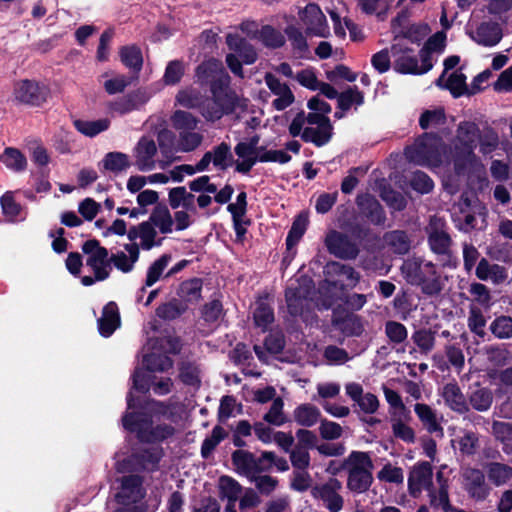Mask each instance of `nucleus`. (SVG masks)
<instances>
[{
  "label": "nucleus",
  "mask_w": 512,
  "mask_h": 512,
  "mask_svg": "<svg viewBox=\"0 0 512 512\" xmlns=\"http://www.w3.org/2000/svg\"><path fill=\"white\" fill-rule=\"evenodd\" d=\"M125 251L114 254L110 260L118 270L127 273L133 269L139 258V246L137 243L126 244Z\"/></svg>",
  "instance_id": "24"
},
{
  "label": "nucleus",
  "mask_w": 512,
  "mask_h": 512,
  "mask_svg": "<svg viewBox=\"0 0 512 512\" xmlns=\"http://www.w3.org/2000/svg\"><path fill=\"white\" fill-rule=\"evenodd\" d=\"M372 483V472L348 473L347 488L353 493L362 494L366 492Z\"/></svg>",
  "instance_id": "40"
},
{
  "label": "nucleus",
  "mask_w": 512,
  "mask_h": 512,
  "mask_svg": "<svg viewBox=\"0 0 512 512\" xmlns=\"http://www.w3.org/2000/svg\"><path fill=\"white\" fill-rule=\"evenodd\" d=\"M480 138L478 126L472 122H463L458 126L452 155L454 169L457 174L464 172L475 163L473 153Z\"/></svg>",
  "instance_id": "5"
},
{
  "label": "nucleus",
  "mask_w": 512,
  "mask_h": 512,
  "mask_svg": "<svg viewBox=\"0 0 512 512\" xmlns=\"http://www.w3.org/2000/svg\"><path fill=\"white\" fill-rule=\"evenodd\" d=\"M148 221L163 234H169L174 231L173 216L165 206L155 207Z\"/></svg>",
  "instance_id": "34"
},
{
  "label": "nucleus",
  "mask_w": 512,
  "mask_h": 512,
  "mask_svg": "<svg viewBox=\"0 0 512 512\" xmlns=\"http://www.w3.org/2000/svg\"><path fill=\"white\" fill-rule=\"evenodd\" d=\"M202 139L203 136L193 130L180 132L178 149L183 152L193 151L201 144Z\"/></svg>",
  "instance_id": "57"
},
{
  "label": "nucleus",
  "mask_w": 512,
  "mask_h": 512,
  "mask_svg": "<svg viewBox=\"0 0 512 512\" xmlns=\"http://www.w3.org/2000/svg\"><path fill=\"white\" fill-rule=\"evenodd\" d=\"M476 276L483 281H492L495 284L502 283L507 278V271L498 264H490L488 260L481 259L476 267Z\"/></svg>",
  "instance_id": "29"
},
{
  "label": "nucleus",
  "mask_w": 512,
  "mask_h": 512,
  "mask_svg": "<svg viewBox=\"0 0 512 512\" xmlns=\"http://www.w3.org/2000/svg\"><path fill=\"white\" fill-rule=\"evenodd\" d=\"M343 466L348 473L372 472L373 461L367 452L352 451L343 461Z\"/></svg>",
  "instance_id": "26"
},
{
  "label": "nucleus",
  "mask_w": 512,
  "mask_h": 512,
  "mask_svg": "<svg viewBox=\"0 0 512 512\" xmlns=\"http://www.w3.org/2000/svg\"><path fill=\"white\" fill-rule=\"evenodd\" d=\"M161 457L162 449L157 446L144 450L139 454H134L128 459L117 455L116 468L120 472L140 469L153 471L157 468Z\"/></svg>",
  "instance_id": "11"
},
{
  "label": "nucleus",
  "mask_w": 512,
  "mask_h": 512,
  "mask_svg": "<svg viewBox=\"0 0 512 512\" xmlns=\"http://www.w3.org/2000/svg\"><path fill=\"white\" fill-rule=\"evenodd\" d=\"M103 167L114 173L122 172L131 165L129 156L121 152H110L102 160Z\"/></svg>",
  "instance_id": "44"
},
{
  "label": "nucleus",
  "mask_w": 512,
  "mask_h": 512,
  "mask_svg": "<svg viewBox=\"0 0 512 512\" xmlns=\"http://www.w3.org/2000/svg\"><path fill=\"white\" fill-rule=\"evenodd\" d=\"M283 405L281 398L274 399L269 411L264 416V420L275 426L283 425L286 422Z\"/></svg>",
  "instance_id": "61"
},
{
  "label": "nucleus",
  "mask_w": 512,
  "mask_h": 512,
  "mask_svg": "<svg viewBox=\"0 0 512 512\" xmlns=\"http://www.w3.org/2000/svg\"><path fill=\"white\" fill-rule=\"evenodd\" d=\"M120 325V317L117 305L113 302L108 303L98 320L99 332L104 337H109Z\"/></svg>",
  "instance_id": "25"
},
{
  "label": "nucleus",
  "mask_w": 512,
  "mask_h": 512,
  "mask_svg": "<svg viewBox=\"0 0 512 512\" xmlns=\"http://www.w3.org/2000/svg\"><path fill=\"white\" fill-rule=\"evenodd\" d=\"M341 489L342 483L338 479L329 478L326 482L315 485L311 494L328 511L339 512L344 506V499L340 494Z\"/></svg>",
  "instance_id": "10"
},
{
  "label": "nucleus",
  "mask_w": 512,
  "mask_h": 512,
  "mask_svg": "<svg viewBox=\"0 0 512 512\" xmlns=\"http://www.w3.org/2000/svg\"><path fill=\"white\" fill-rule=\"evenodd\" d=\"M170 260V256L163 255L155 262H153L147 272L146 286H152L160 279Z\"/></svg>",
  "instance_id": "58"
},
{
  "label": "nucleus",
  "mask_w": 512,
  "mask_h": 512,
  "mask_svg": "<svg viewBox=\"0 0 512 512\" xmlns=\"http://www.w3.org/2000/svg\"><path fill=\"white\" fill-rule=\"evenodd\" d=\"M146 100L147 98L142 91H136L112 102L110 109L114 113L125 115L138 109Z\"/></svg>",
  "instance_id": "27"
},
{
  "label": "nucleus",
  "mask_w": 512,
  "mask_h": 512,
  "mask_svg": "<svg viewBox=\"0 0 512 512\" xmlns=\"http://www.w3.org/2000/svg\"><path fill=\"white\" fill-rule=\"evenodd\" d=\"M442 228L441 220H432L429 226V244L438 254L446 253L450 244V238Z\"/></svg>",
  "instance_id": "28"
},
{
  "label": "nucleus",
  "mask_w": 512,
  "mask_h": 512,
  "mask_svg": "<svg viewBox=\"0 0 512 512\" xmlns=\"http://www.w3.org/2000/svg\"><path fill=\"white\" fill-rule=\"evenodd\" d=\"M75 128L85 136L94 137L99 133L106 131L110 126V120L107 118L97 120H75Z\"/></svg>",
  "instance_id": "38"
},
{
  "label": "nucleus",
  "mask_w": 512,
  "mask_h": 512,
  "mask_svg": "<svg viewBox=\"0 0 512 512\" xmlns=\"http://www.w3.org/2000/svg\"><path fill=\"white\" fill-rule=\"evenodd\" d=\"M326 245L331 253L341 258H354L357 248L346 235L332 231L326 237Z\"/></svg>",
  "instance_id": "22"
},
{
  "label": "nucleus",
  "mask_w": 512,
  "mask_h": 512,
  "mask_svg": "<svg viewBox=\"0 0 512 512\" xmlns=\"http://www.w3.org/2000/svg\"><path fill=\"white\" fill-rule=\"evenodd\" d=\"M100 82L109 95L122 93L130 84V80L127 76L115 73L114 71L102 73Z\"/></svg>",
  "instance_id": "31"
},
{
  "label": "nucleus",
  "mask_w": 512,
  "mask_h": 512,
  "mask_svg": "<svg viewBox=\"0 0 512 512\" xmlns=\"http://www.w3.org/2000/svg\"><path fill=\"white\" fill-rule=\"evenodd\" d=\"M156 155L155 141L148 137H142L134 148L135 166L142 172L152 171L156 168L165 169L170 161H157Z\"/></svg>",
  "instance_id": "12"
},
{
  "label": "nucleus",
  "mask_w": 512,
  "mask_h": 512,
  "mask_svg": "<svg viewBox=\"0 0 512 512\" xmlns=\"http://www.w3.org/2000/svg\"><path fill=\"white\" fill-rule=\"evenodd\" d=\"M438 479H440V474H438ZM439 482L440 486L438 491L435 492L432 489L428 491L430 503L432 506L436 508H441L444 512H450L453 507L450 505L449 502L447 487L444 483L441 482V480H439Z\"/></svg>",
  "instance_id": "51"
},
{
  "label": "nucleus",
  "mask_w": 512,
  "mask_h": 512,
  "mask_svg": "<svg viewBox=\"0 0 512 512\" xmlns=\"http://www.w3.org/2000/svg\"><path fill=\"white\" fill-rule=\"evenodd\" d=\"M445 403L454 411L464 412L467 410L465 396L456 383H447L441 393Z\"/></svg>",
  "instance_id": "32"
},
{
  "label": "nucleus",
  "mask_w": 512,
  "mask_h": 512,
  "mask_svg": "<svg viewBox=\"0 0 512 512\" xmlns=\"http://www.w3.org/2000/svg\"><path fill=\"white\" fill-rule=\"evenodd\" d=\"M391 0H358V6L366 14L382 16L390 7Z\"/></svg>",
  "instance_id": "59"
},
{
  "label": "nucleus",
  "mask_w": 512,
  "mask_h": 512,
  "mask_svg": "<svg viewBox=\"0 0 512 512\" xmlns=\"http://www.w3.org/2000/svg\"><path fill=\"white\" fill-rule=\"evenodd\" d=\"M169 341L166 339L149 340L145 346L147 351L143 356V364L146 367L144 369H137L133 375V389L145 392L151 386L158 395L167 394L170 391L172 385L169 378H161L156 381V378H151V372H163L172 367V361L168 356L162 353L165 348V344Z\"/></svg>",
  "instance_id": "2"
},
{
  "label": "nucleus",
  "mask_w": 512,
  "mask_h": 512,
  "mask_svg": "<svg viewBox=\"0 0 512 512\" xmlns=\"http://www.w3.org/2000/svg\"><path fill=\"white\" fill-rule=\"evenodd\" d=\"M469 36L479 45L493 47L502 39V29L497 23L482 22L469 30Z\"/></svg>",
  "instance_id": "20"
},
{
  "label": "nucleus",
  "mask_w": 512,
  "mask_h": 512,
  "mask_svg": "<svg viewBox=\"0 0 512 512\" xmlns=\"http://www.w3.org/2000/svg\"><path fill=\"white\" fill-rule=\"evenodd\" d=\"M307 223L308 220L304 216H299L295 219L286 239V244L289 249L295 246L301 239L306 231Z\"/></svg>",
  "instance_id": "60"
},
{
  "label": "nucleus",
  "mask_w": 512,
  "mask_h": 512,
  "mask_svg": "<svg viewBox=\"0 0 512 512\" xmlns=\"http://www.w3.org/2000/svg\"><path fill=\"white\" fill-rule=\"evenodd\" d=\"M48 95L49 91L44 85L31 80H22L16 83L13 91L16 102L32 106L44 103Z\"/></svg>",
  "instance_id": "14"
},
{
  "label": "nucleus",
  "mask_w": 512,
  "mask_h": 512,
  "mask_svg": "<svg viewBox=\"0 0 512 512\" xmlns=\"http://www.w3.org/2000/svg\"><path fill=\"white\" fill-rule=\"evenodd\" d=\"M226 44L233 52L226 56V63L232 73L242 77V64L239 58L245 64H253L257 59L256 51L245 39L233 33L226 36Z\"/></svg>",
  "instance_id": "8"
},
{
  "label": "nucleus",
  "mask_w": 512,
  "mask_h": 512,
  "mask_svg": "<svg viewBox=\"0 0 512 512\" xmlns=\"http://www.w3.org/2000/svg\"><path fill=\"white\" fill-rule=\"evenodd\" d=\"M172 125L181 132L194 130L197 127L198 120L189 112L178 110L172 118Z\"/></svg>",
  "instance_id": "53"
},
{
  "label": "nucleus",
  "mask_w": 512,
  "mask_h": 512,
  "mask_svg": "<svg viewBox=\"0 0 512 512\" xmlns=\"http://www.w3.org/2000/svg\"><path fill=\"white\" fill-rule=\"evenodd\" d=\"M440 87L448 89L455 97L468 93L466 85V76L460 71L448 73Z\"/></svg>",
  "instance_id": "37"
},
{
  "label": "nucleus",
  "mask_w": 512,
  "mask_h": 512,
  "mask_svg": "<svg viewBox=\"0 0 512 512\" xmlns=\"http://www.w3.org/2000/svg\"><path fill=\"white\" fill-rule=\"evenodd\" d=\"M487 474L492 483L500 486L512 478V468L501 463H491L487 466Z\"/></svg>",
  "instance_id": "46"
},
{
  "label": "nucleus",
  "mask_w": 512,
  "mask_h": 512,
  "mask_svg": "<svg viewBox=\"0 0 512 512\" xmlns=\"http://www.w3.org/2000/svg\"><path fill=\"white\" fill-rule=\"evenodd\" d=\"M446 117L443 108H434L424 111L419 119L421 128H436L445 123Z\"/></svg>",
  "instance_id": "48"
},
{
  "label": "nucleus",
  "mask_w": 512,
  "mask_h": 512,
  "mask_svg": "<svg viewBox=\"0 0 512 512\" xmlns=\"http://www.w3.org/2000/svg\"><path fill=\"white\" fill-rule=\"evenodd\" d=\"M184 74V64L181 61L173 60L166 66L163 81L167 85H175Z\"/></svg>",
  "instance_id": "62"
},
{
  "label": "nucleus",
  "mask_w": 512,
  "mask_h": 512,
  "mask_svg": "<svg viewBox=\"0 0 512 512\" xmlns=\"http://www.w3.org/2000/svg\"><path fill=\"white\" fill-rule=\"evenodd\" d=\"M464 486L469 495L476 500H484L490 492L484 474L478 469H466L463 473Z\"/></svg>",
  "instance_id": "21"
},
{
  "label": "nucleus",
  "mask_w": 512,
  "mask_h": 512,
  "mask_svg": "<svg viewBox=\"0 0 512 512\" xmlns=\"http://www.w3.org/2000/svg\"><path fill=\"white\" fill-rule=\"evenodd\" d=\"M259 138L257 136L252 137L249 141H243L236 145L235 153L238 156L236 162V169L241 173H248L251 168L259 161L257 145Z\"/></svg>",
  "instance_id": "17"
},
{
  "label": "nucleus",
  "mask_w": 512,
  "mask_h": 512,
  "mask_svg": "<svg viewBox=\"0 0 512 512\" xmlns=\"http://www.w3.org/2000/svg\"><path fill=\"white\" fill-rule=\"evenodd\" d=\"M196 213V208L195 210L181 208L175 211L173 215L174 230L183 231L187 229L193 223Z\"/></svg>",
  "instance_id": "63"
},
{
  "label": "nucleus",
  "mask_w": 512,
  "mask_h": 512,
  "mask_svg": "<svg viewBox=\"0 0 512 512\" xmlns=\"http://www.w3.org/2000/svg\"><path fill=\"white\" fill-rule=\"evenodd\" d=\"M401 271L409 283L421 285L426 294L434 295L442 290V280L431 262L415 258L408 259L403 263Z\"/></svg>",
  "instance_id": "6"
},
{
  "label": "nucleus",
  "mask_w": 512,
  "mask_h": 512,
  "mask_svg": "<svg viewBox=\"0 0 512 512\" xmlns=\"http://www.w3.org/2000/svg\"><path fill=\"white\" fill-rule=\"evenodd\" d=\"M217 487L220 498L229 502L237 501L241 493L240 484L230 476H221L218 479Z\"/></svg>",
  "instance_id": "41"
},
{
  "label": "nucleus",
  "mask_w": 512,
  "mask_h": 512,
  "mask_svg": "<svg viewBox=\"0 0 512 512\" xmlns=\"http://www.w3.org/2000/svg\"><path fill=\"white\" fill-rule=\"evenodd\" d=\"M258 40L265 46L271 48L281 47L285 43V38L281 32L275 30L271 26H264L259 31Z\"/></svg>",
  "instance_id": "54"
},
{
  "label": "nucleus",
  "mask_w": 512,
  "mask_h": 512,
  "mask_svg": "<svg viewBox=\"0 0 512 512\" xmlns=\"http://www.w3.org/2000/svg\"><path fill=\"white\" fill-rule=\"evenodd\" d=\"M363 103V95L357 88H350L338 96V105L341 112H336L337 118H342L344 111L350 109L352 106H359Z\"/></svg>",
  "instance_id": "43"
},
{
  "label": "nucleus",
  "mask_w": 512,
  "mask_h": 512,
  "mask_svg": "<svg viewBox=\"0 0 512 512\" xmlns=\"http://www.w3.org/2000/svg\"><path fill=\"white\" fill-rule=\"evenodd\" d=\"M156 237L157 232L155 227L149 221L142 222L128 231L129 240L134 241L139 239L138 246L144 250H149L160 244L159 241H156Z\"/></svg>",
  "instance_id": "23"
},
{
  "label": "nucleus",
  "mask_w": 512,
  "mask_h": 512,
  "mask_svg": "<svg viewBox=\"0 0 512 512\" xmlns=\"http://www.w3.org/2000/svg\"><path fill=\"white\" fill-rule=\"evenodd\" d=\"M253 318L256 326L265 330L274 320V314L265 299H258L254 304Z\"/></svg>",
  "instance_id": "42"
},
{
  "label": "nucleus",
  "mask_w": 512,
  "mask_h": 512,
  "mask_svg": "<svg viewBox=\"0 0 512 512\" xmlns=\"http://www.w3.org/2000/svg\"><path fill=\"white\" fill-rule=\"evenodd\" d=\"M294 420L301 426L311 427L320 418V410L311 404H302L293 412Z\"/></svg>",
  "instance_id": "36"
},
{
  "label": "nucleus",
  "mask_w": 512,
  "mask_h": 512,
  "mask_svg": "<svg viewBox=\"0 0 512 512\" xmlns=\"http://www.w3.org/2000/svg\"><path fill=\"white\" fill-rule=\"evenodd\" d=\"M168 202L172 209L195 210V196L187 192L183 186L172 188L169 191Z\"/></svg>",
  "instance_id": "35"
},
{
  "label": "nucleus",
  "mask_w": 512,
  "mask_h": 512,
  "mask_svg": "<svg viewBox=\"0 0 512 512\" xmlns=\"http://www.w3.org/2000/svg\"><path fill=\"white\" fill-rule=\"evenodd\" d=\"M83 252L86 254V265L92 270L97 281L108 278L111 265L108 259V251L100 246L96 240H89L83 245Z\"/></svg>",
  "instance_id": "9"
},
{
  "label": "nucleus",
  "mask_w": 512,
  "mask_h": 512,
  "mask_svg": "<svg viewBox=\"0 0 512 512\" xmlns=\"http://www.w3.org/2000/svg\"><path fill=\"white\" fill-rule=\"evenodd\" d=\"M329 272H333L339 276L341 281L346 286H354L359 280V275L355 270L346 265L340 263H332L328 265Z\"/></svg>",
  "instance_id": "50"
},
{
  "label": "nucleus",
  "mask_w": 512,
  "mask_h": 512,
  "mask_svg": "<svg viewBox=\"0 0 512 512\" xmlns=\"http://www.w3.org/2000/svg\"><path fill=\"white\" fill-rule=\"evenodd\" d=\"M121 61L124 65L129 67L130 69L139 71L143 64V57L141 50L132 45L125 46L120 50Z\"/></svg>",
  "instance_id": "47"
},
{
  "label": "nucleus",
  "mask_w": 512,
  "mask_h": 512,
  "mask_svg": "<svg viewBox=\"0 0 512 512\" xmlns=\"http://www.w3.org/2000/svg\"><path fill=\"white\" fill-rule=\"evenodd\" d=\"M377 478L380 481L399 484L404 480L403 470L400 467L386 464L377 473Z\"/></svg>",
  "instance_id": "64"
},
{
  "label": "nucleus",
  "mask_w": 512,
  "mask_h": 512,
  "mask_svg": "<svg viewBox=\"0 0 512 512\" xmlns=\"http://www.w3.org/2000/svg\"><path fill=\"white\" fill-rule=\"evenodd\" d=\"M128 411L122 418L123 427L133 433L142 442H161L174 434L172 414L160 403L147 405L141 412H135V400L132 391L127 396Z\"/></svg>",
  "instance_id": "1"
},
{
  "label": "nucleus",
  "mask_w": 512,
  "mask_h": 512,
  "mask_svg": "<svg viewBox=\"0 0 512 512\" xmlns=\"http://www.w3.org/2000/svg\"><path fill=\"white\" fill-rule=\"evenodd\" d=\"M300 19L311 36L326 38L330 35L326 17L320 7L314 3L308 4L301 12Z\"/></svg>",
  "instance_id": "15"
},
{
  "label": "nucleus",
  "mask_w": 512,
  "mask_h": 512,
  "mask_svg": "<svg viewBox=\"0 0 512 512\" xmlns=\"http://www.w3.org/2000/svg\"><path fill=\"white\" fill-rule=\"evenodd\" d=\"M197 80L201 84H210L215 103L219 108L215 111L206 110L204 117L208 121L220 119L229 113L235 106L236 95L228 88L230 77L224 70L222 63L216 59H209L198 66L196 70Z\"/></svg>",
  "instance_id": "3"
},
{
  "label": "nucleus",
  "mask_w": 512,
  "mask_h": 512,
  "mask_svg": "<svg viewBox=\"0 0 512 512\" xmlns=\"http://www.w3.org/2000/svg\"><path fill=\"white\" fill-rule=\"evenodd\" d=\"M307 294V290L303 289L300 284L293 282L287 287L285 296L290 314H301Z\"/></svg>",
  "instance_id": "33"
},
{
  "label": "nucleus",
  "mask_w": 512,
  "mask_h": 512,
  "mask_svg": "<svg viewBox=\"0 0 512 512\" xmlns=\"http://www.w3.org/2000/svg\"><path fill=\"white\" fill-rule=\"evenodd\" d=\"M201 289L202 282L200 279H190L181 284L179 296L186 302H196L200 299Z\"/></svg>",
  "instance_id": "49"
},
{
  "label": "nucleus",
  "mask_w": 512,
  "mask_h": 512,
  "mask_svg": "<svg viewBox=\"0 0 512 512\" xmlns=\"http://www.w3.org/2000/svg\"><path fill=\"white\" fill-rule=\"evenodd\" d=\"M415 413L429 432H439V434L442 436V429L438 424L436 415L431 407L426 404L418 403L415 405Z\"/></svg>",
  "instance_id": "45"
},
{
  "label": "nucleus",
  "mask_w": 512,
  "mask_h": 512,
  "mask_svg": "<svg viewBox=\"0 0 512 512\" xmlns=\"http://www.w3.org/2000/svg\"><path fill=\"white\" fill-rule=\"evenodd\" d=\"M144 495L142 480L136 475H128L121 479L116 499L120 504L129 505L140 501Z\"/></svg>",
  "instance_id": "18"
},
{
  "label": "nucleus",
  "mask_w": 512,
  "mask_h": 512,
  "mask_svg": "<svg viewBox=\"0 0 512 512\" xmlns=\"http://www.w3.org/2000/svg\"><path fill=\"white\" fill-rule=\"evenodd\" d=\"M407 158L419 165H425L437 172L449 170L451 157L441 140L434 135H424L405 152Z\"/></svg>",
  "instance_id": "4"
},
{
  "label": "nucleus",
  "mask_w": 512,
  "mask_h": 512,
  "mask_svg": "<svg viewBox=\"0 0 512 512\" xmlns=\"http://www.w3.org/2000/svg\"><path fill=\"white\" fill-rule=\"evenodd\" d=\"M393 65L395 71L402 74H423L433 67V61L426 55L420 53L418 60L414 49L401 44L392 47Z\"/></svg>",
  "instance_id": "7"
},
{
  "label": "nucleus",
  "mask_w": 512,
  "mask_h": 512,
  "mask_svg": "<svg viewBox=\"0 0 512 512\" xmlns=\"http://www.w3.org/2000/svg\"><path fill=\"white\" fill-rule=\"evenodd\" d=\"M265 83L274 96L272 106L276 110H284L294 102V95L290 87L277 79L273 74L267 73L265 75Z\"/></svg>",
  "instance_id": "19"
},
{
  "label": "nucleus",
  "mask_w": 512,
  "mask_h": 512,
  "mask_svg": "<svg viewBox=\"0 0 512 512\" xmlns=\"http://www.w3.org/2000/svg\"><path fill=\"white\" fill-rule=\"evenodd\" d=\"M446 38V33L444 31L435 33L427 40L424 48L420 53L426 54L433 61L432 55L434 53L440 54L444 51L446 46Z\"/></svg>",
  "instance_id": "52"
},
{
  "label": "nucleus",
  "mask_w": 512,
  "mask_h": 512,
  "mask_svg": "<svg viewBox=\"0 0 512 512\" xmlns=\"http://www.w3.org/2000/svg\"><path fill=\"white\" fill-rule=\"evenodd\" d=\"M490 330L499 339L512 338V318L509 316L497 317L490 324Z\"/></svg>",
  "instance_id": "55"
},
{
  "label": "nucleus",
  "mask_w": 512,
  "mask_h": 512,
  "mask_svg": "<svg viewBox=\"0 0 512 512\" xmlns=\"http://www.w3.org/2000/svg\"><path fill=\"white\" fill-rule=\"evenodd\" d=\"M307 126L302 139L306 142H312L317 146L325 145L332 136V125L326 116L318 113H309L307 116Z\"/></svg>",
  "instance_id": "13"
},
{
  "label": "nucleus",
  "mask_w": 512,
  "mask_h": 512,
  "mask_svg": "<svg viewBox=\"0 0 512 512\" xmlns=\"http://www.w3.org/2000/svg\"><path fill=\"white\" fill-rule=\"evenodd\" d=\"M4 165L14 172H22L27 168L25 155L16 148L8 147L1 155Z\"/></svg>",
  "instance_id": "39"
},
{
  "label": "nucleus",
  "mask_w": 512,
  "mask_h": 512,
  "mask_svg": "<svg viewBox=\"0 0 512 512\" xmlns=\"http://www.w3.org/2000/svg\"><path fill=\"white\" fill-rule=\"evenodd\" d=\"M433 471L428 462H419L413 466L408 477L409 492L417 497L422 491H430L432 486Z\"/></svg>",
  "instance_id": "16"
},
{
  "label": "nucleus",
  "mask_w": 512,
  "mask_h": 512,
  "mask_svg": "<svg viewBox=\"0 0 512 512\" xmlns=\"http://www.w3.org/2000/svg\"><path fill=\"white\" fill-rule=\"evenodd\" d=\"M387 244L395 253L405 254L410 249V241L402 231H393L386 236Z\"/></svg>",
  "instance_id": "56"
},
{
  "label": "nucleus",
  "mask_w": 512,
  "mask_h": 512,
  "mask_svg": "<svg viewBox=\"0 0 512 512\" xmlns=\"http://www.w3.org/2000/svg\"><path fill=\"white\" fill-rule=\"evenodd\" d=\"M236 471L246 477L253 478L256 475V458L250 452L237 450L232 455Z\"/></svg>",
  "instance_id": "30"
}]
</instances>
